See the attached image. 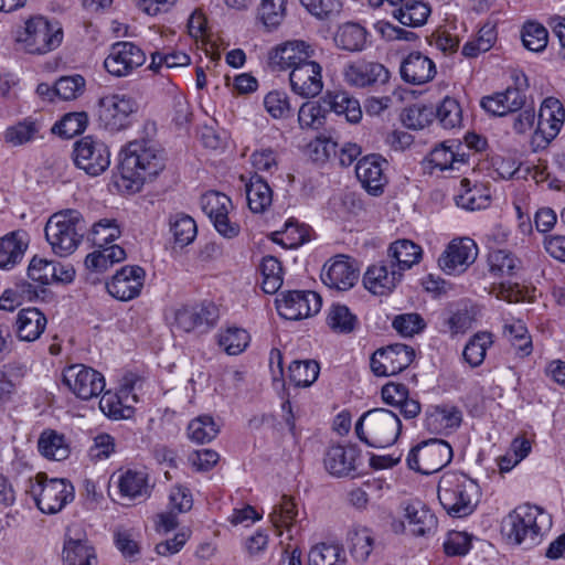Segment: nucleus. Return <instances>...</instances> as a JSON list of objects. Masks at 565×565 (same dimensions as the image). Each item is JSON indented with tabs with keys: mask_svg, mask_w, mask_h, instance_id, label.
Here are the masks:
<instances>
[{
	"mask_svg": "<svg viewBox=\"0 0 565 565\" xmlns=\"http://www.w3.org/2000/svg\"><path fill=\"white\" fill-rule=\"evenodd\" d=\"M166 167L161 149L146 141L129 142L120 152L119 173L125 186L139 191L146 181L156 178Z\"/></svg>",
	"mask_w": 565,
	"mask_h": 565,
	"instance_id": "1",
	"label": "nucleus"
},
{
	"mask_svg": "<svg viewBox=\"0 0 565 565\" xmlns=\"http://www.w3.org/2000/svg\"><path fill=\"white\" fill-rule=\"evenodd\" d=\"M552 526V516L537 505L516 507L504 520V532L510 541L531 548L537 545Z\"/></svg>",
	"mask_w": 565,
	"mask_h": 565,
	"instance_id": "2",
	"label": "nucleus"
},
{
	"mask_svg": "<svg viewBox=\"0 0 565 565\" xmlns=\"http://www.w3.org/2000/svg\"><path fill=\"white\" fill-rule=\"evenodd\" d=\"M438 500L444 510L452 518L470 515L479 502L478 483L463 473L443 475L437 487Z\"/></svg>",
	"mask_w": 565,
	"mask_h": 565,
	"instance_id": "3",
	"label": "nucleus"
},
{
	"mask_svg": "<svg viewBox=\"0 0 565 565\" xmlns=\"http://www.w3.org/2000/svg\"><path fill=\"white\" fill-rule=\"evenodd\" d=\"M44 232L54 254L65 257L78 247L86 232V222L78 211L65 210L49 218Z\"/></svg>",
	"mask_w": 565,
	"mask_h": 565,
	"instance_id": "4",
	"label": "nucleus"
},
{
	"mask_svg": "<svg viewBox=\"0 0 565 565\" xmlns=\"http://www.w3.org/2000/svg\"><path fill=\"white\" fill-rule=\"evenodd\" d=\"M398 416L385 408L365 412L355 424L359 439L370 447L384 448L393 445L401 434Z\"/></svg>",
	"mask_w": 565,
	"mask_h": 565,
	"instance_id": "5",
	"label": "nucleus"
},
{
	"mask_svg": "<svg viewBox=\"0 0 565 565\" xmlns=\"http://www.w3.org/2000/svg\"><path fill=\"white\" fill-rule=\"evenodd\" d=\"M62 40L63 30L60 23L42 15L28 19L17 34V42L30 54L51 52L60 46Z\"/></svg>",
	"mask_w": 565,
	"mask_h": 565,
	"instance_id": "6",
	"label": "nucleus"
},
{
	"mask_svg": "<svg viewBox=\"0 0 565 565\" xmlns=\"http://www.w3.org/2000/svg\"><path fill=\"white\" fill-rule=\"evenodd\" d=\"M28 492L32 495L39 510L46 514L60 512L74 499V487L66 479H49L45 473H38L30 480Z\"/></svg>",
	"mask_w": 565,
	"mask_h": 565,
	"instance_id": "7",
	"label": "nucleus"
},
{
	"mask_svg": "<svg viewBox=\"0 0 565 565\" xmlns=\"http://www.w3.org/2000/svg\"><path fill=\"white\" fill-rule=\"evenodd\" d=\"M452 459V448L444 439L431 438L419 443L407 455V466L422 475L441 470Z\"/></svg>",
	"mask_w": 565,
	"mask_h": 565,
	"instance_id": "8",
	"label": "nucleus"
},
{
	"mask_svg": "<svg viewBox=\"0 0 565 565\" xmlns=\"http://www.w3.org/2000/svg\"><path fill=\"white\" fill-rule=\"evenodd\" d=\"M136 99L126 94H109L98 99V122L108 131H120L131 125L137 111Z\"/></svg>",
	"mask_w": 565,
	"mask_h": 565,
	"instance_id": "9",
	"label": "nucleus"
},
{
	"mask_svg": "<svg viewBox=\"0 0 565 565\" xmlns=\"http://www.w3.org/2000/svg\"><path fill=\"white\" fill-rule=\"evenodd\" d=\"M73 160L88 175L97 177L109 167L110 152L105 142L86 136L74 143Z\"/></svg>",
	"mask_w": 565,
	"mask_h": 565,
	"instance_id": "10",
	"label": "nucleus"
},
{
	"mask_svg": "<svg viewBox=\"0 0 565 565\" xmlns=\"http://www.w3.org/2000/svg\"><path fill=\"white\" fill-rule=\"evenodd\" d=\"M514 81V87L482 97L480 106L488 114L499 117L521 110L525 105L529 82L523 73L515 75Z\"/></svg>",
	"mask_w": 565,
	"mask_h": 565,
	"instance_id": "11",
	"label": "nucleus"
},
{
	"mask_svg": "<svg viewBox=\"0 0 565 565\" xmlns=\"http://www.w3.org/2000/svg\"><path fill=\"white\" fill-rule=\"evenodd\" d=\"M146 62V53L129 41L114 43L104 61L105 70L115 77H126Z\"/></svg>",
	"mask_w": 565,
	"mask_h": 565,
	"instance_id": "12",
	"label": "nucleus"
},
{
	"mask_svg": "<svg viewBox=\"0 0 565 565\" xmlns=\"http://www.w3.org/2000/svg\"><path fill=\"white\" fill-rule=\"evenodd\" d=\"M322 306L321 297L311 290H289L276 299V309L286 320H300L316 315Z\"/></svg>",
	"mask_w": 565,
	"mask_h": 565,
	"instance_id": "13",
	"label": "nucleus"
},
{
	"mask_svg": "<svg viewBox=\"0 0 565 565\" xmlns=\"http://www.w3.org/2000/svg\"><path fill=\"white\" fill-rule=\"evenodd\" d=\"M63 383L81 399L97 397L105 390V379L98 371L74 364L63 372Z\"/></svg>",
	"mask_w": 565,
	"mask_h": 565,
	"instance_id": "14",
	"label": "nucleus"
},
{
	"mask_svg": "<svg viewBox=\"0 0 565 565\" xmlns=\"http://www.w3.org/2000/svg\"><path fill=\"white\" fill-rule=\"evenodd\" d=\"M413 348L395 343L376 350L371 358V370L376 376H391L405 370L414 360Z\"/></svg>",
	"mask_w": 565,
	"mask_h": 565,
	"instance_id": "15",
	"label": "nucleus"
},
{
	"mask_svg": "<svg viewBox=\"0 0 565 565\" xmlns=\"http://www.w3.org/2000/svg\"><path fill=\"white\" fill-rule=\"evenodd\" d=\"M201 207L222 236L233 238L238 235L239 225L228 218L232 200L226 194L216 191L206 192L201 198Z\"/></svg>",
	"mask_w": 565,
	"mask_h": 565,
	"instance_id": "16",
	"label": "nucleus"
},
{
	"mask_svg": "<svg viewBox=\"0 0 565 565\" xmlns=\"http://www.w3.org/2000/svg\"><path fill=\"white\" fill-rule=\"evenodd\" d=\"M478 256V246L473 239L461 237L452 239L438 258L440 269L447 275H457L467 270Z\"/></svg>",
	"mask_w": 565,
	"mask_h": 565,
	"instance_id": "17",
	"label": "nucleus"
},
{
	"mask_svg": "<svg viewBox=\"0 0 565 565\" xmlns=\"http://www.w3.org/2000/svg\"><path fill=\"white\" fill-rule=\"evenodd\" d=\"M216 319L217 311L213 303L184 305L174 311L173 324L183 332H191L213 327Z\"/></svg>",
	"mask_w": 565,
	"mask_h": 565,
	"instance_id": "18",
	"label": "nucleus"
},
{
	"mask_svg": "<svg viewBox=\"0 0 565 565\" xmlns=\"http://www.w3.org/2000/svg\"><path fill=\"white\" fill-rule=\"evenodd\" d=\"M146 273L140 266H125L106 284L109 295L120 301L138 297L143 287Z\"/></svg>",
	"mask_w": 565,
	"mask_h": 565,
	"instance_id": "19",
	"label": "nucleus"
},
{
	"mask_svg": "<svg viewBox=\"0 0 565 565\" xmlns=\"http://www.w3.org/2000/svg\"><path fill=\"white\" fill-rule=\"evenodd\" d=\"M344 81L355 87L385 84L390 79L388 70L381 63L359 60L345 65Z\"/></svg>",
	"mask_w": 565,
	"mask_h": 565,
	"instance_id": "20",
	"label": "nucleus"
},
{
	"mask_svg": "<svg viewBox=\"0 0 565 565\" xmlns=\"http://www.w3.org/2000/svg\"><path fill=\"white\" fill-rule=\"evenodd\" d=\"M321 72V65L313 60L295 67L289 74L291 90L303 98L316 97L323 88Z\"/></svg>",
	"mask_w": 565,
	"mask_h": 565,
	"instance_id": "21",
	"label": "nucleus"
},
{
	"mask_svg": "<svg viewBox=\"0 0 565 565\" xmlns=\"http://www.w3.org/2000/svg\"><path fill=\"white\" fill-rule=\"evenodd\" d=\"M387 161L379 154H369L360 159L355 167V174L362 186L372 195L377 196L384 192L387 178L384 167Z\"/></svg>",
	"mask_w": 565,
	"mask_h": 565,
	"instance_id": "22",
	"label": "nucleus"
},
{
	"mask_svg": "<svg viewBox=\"0 0 565 565\" xmlns=\"http://www.w3.org/2000/svg\"><path fill=\"white\" fill-rule=\"evenodd\" d=\"M565 120L563 104L555 97H547L543 100L540 111L535 138H542L547 145L561 131Z\"/></svg>",
	"mask_w": 565,
	"mask_h": 565,
	"instance_id": "23",
	"label": "nucleus"
},
{
	"mask_svg": "<svg viewBox=\"0 0 565 565\" xmlns=\"http://www.w3.org/2000/svg\"><path fill=\"white\" fill-rule=\"evenodd\" d=\"M315 49L305 41L294 40L278 45L270 54V64L279 70H290L308 63Z\"/></svg>",
	"mask_w": 565,
	"mask_h": 565,
	"instance_id": "24",
	"label": "nucleus"
},
{
	"mask_svg": "<svg viewBox=\"0 0 565 565\" xmlns=\"http://www.w3.org/2000/svg\"><path fill=\"white\" fill-rule=\"evenodd\" d=\"M402 274L387 259L370 266L363 277V284L374 295H387L402 279Z\"/></svg>",
	"mask_w": 565,
	"mask_h": 565,
	"instance_id": "25",
	"label": "nucleus"
},
{
	"mask_svg": "<svg viewBox=\"0 0 565 565\" xmlns=\"http://www.w3.org/2000/svg\"><path fill=\"white\" fill-rule=\"evenodd\" d=\"M436 73L435 63L420 52L409 53L399 66L402 79L412 85L426 84L435 77Z\"/></svg>",
	"mask_w": 565,
	"mask_h": 565,
	"instance_id": "26",
	"label": "nucleus"
},
{
	"mask_svg": "<svg viewBox=\"0 0 565 565\" xmlns=\"http://www.w3.org/2000/svg\"><path fill=\"white\" fill-rule=\"evenodd\" d=\"M469 154L463 151L462 145L457 140H448L436 146L428 154L427 161L433 168L440 171L460 170L468 166Z\"/></svg>",
	"mask_w": 565,
	"mask_h": 565,
	"instance_id": "27",
	"label": "nucleus"
},
{
	"mask_svg": "<svg viewBox=\"0 0 565 565\" xmlns=\"http://www.w3.org/2000/svg\"><path fill=\"white\" fill-rule=\"evenodd\" d=\"M462 422V412L455 405H430L425 411L424 425L430 433L443 434L457 429Z\"/></svg>",
	"mask_w": 565,
	"mask_h": 565,
	"instance_id": "28",
	"label": "nucleus"
},
{
	"mask_svg": "<svg viewBox=\"0 0 565 565\" xmlns=\"http://www.w3.org/2000/svg\"><path fill=\"white\" fill-rule=\"evenodd\" d=\"M359 279V273L348 257L337 258L323 266L321 280L326 286L337 290H349Z\"/></svg>",
	"mask_w": 565,
	"mask_h": 565,
	"instance_id": "29",
	"label": "nucleus"
},
{
	"mask_svg": "<svg viewBox=\"0 0 565 565\" xmlns=\"http://www.w3.org/2000/svg\"><path fill=\"white\" fill-rule=\"evenodd\" d=\"M360 450L356 446L335 445L328 449L324 457L326 469L335 477H344L356 470Z\"/></svg>",
	"mask_w": 565,
	"mask_h": 565,
	"instance_id": "30",
	"label": "nucleus"
},
{
	"mask_svg": "<svg viewBox=\"0 0 565 565\" xmlns=\"http://www.w3.org/2000/svg\"><path fill=\"white\" fill-rule=\"evenodd\" d=\"M381 394L384 403L397 407L406 419L419 415L420 403L409 397V391L405 384L388 382L382 387Z\"/></svg>",
	"mask_w": 565,
	"mask_h": 565,
	"instance_id": "31",
	"label": "nucleus"
},
{
	"mask_svg": "<svg viewBox=\"0 0 565 565\" xmlns=\"http://www.w3.org/2000/svg\"><path fill=\"white\" fill-rule=\"evenodd\" d=\"M404 518L407 521L409 532L414 536H425L435 531L437 518L422 502L407 503L404 508Z\"/></svg>",
	"mask_w": 565,
	"mask_h": 565,
	"instance_id": "32",
	"label": "nucleus"
},
{
	"mask_svg": "<svg viewBox=\"0 0 565 565\" xmlns=\"http://www.w3.org/2000/svg\"><path fill=\"white\" fill-rule=\"evenodd\" d=\"M47 319L36 308H25L19 311L15 320L17 335L21 341L38 340L45 330Z\"/></svg>",
	"mask_w": 565,
	"mask_h": 565,
	"instance_id": "33",
	"label": "nucleus"
},
{
	"mask_svg": "<svg viewBox=\"0 0 565 565\" xmlns=\"http://www.w3.org/2000/svg\"><path fill=\"white\" fill-rule=\"evenodd\" d=\"M422 248L409 239H398L392 243L387 250V260L390 266H394L403 273L419 263L422 258Z\"/></svg>",
	"mask_w": 565,
	"mask_h": 565,
	"instance_id": "34",
	"label": "nucleus"
},
{
	"mask_svg": "<svg viewBox=\"0 0 565 565\" xmlns=\"http://www.w3.org/2000/svg\"><path fill=\"white\" fill-rule=\"evenodd\" d=\"M25 232H10L0 238V268L11 269L19 264L28 248Z\"/></svg>",
	"mask_w": 565,
	"mask_h": 565,
	"instance_id": "35",
	"label": "nucleus"
},
{
	"mask_svg": "<svg viewBox=\"0 0 565 565\" xmlns=\"http://www.w3.org/2000/svg\"><path fill=\"white\" fill-rule=\"evenodd\" d=\"M63 565H97L94 546L82 537L67 536L62 552Z\"/></svg>",
	"mask_w": 565,
	"mask_h": 565,
	"instance_id": "36",
	"label": "nucleus"
},
{
	"mask_svg": "<svg viewBox=\"0 0 565 565\" xmlns=\"http://www.w3.org/2000/svg\"><path fill=\"white\" fill-rule=\"evenodd\" d=\"M322 102L327 105L328 111L344 115L349 122L356 124L362 118V109L359 100L352 97L348 92H327L322 97Z\"/></svg>",
	"mask_w": 565,
	"mask_h": 565,
	"instance_id": "37",
	"label": "nucleus"
},
{
	"mask_svg": "<svg viewBox=\"0 0 565 565\" xmlns=\"http://www.w3.org/2000/svg\"><path fill=\"white\" fill-rule=\"evenodd\" d=\"M333 41L337 47L348 52H361L366 47L367 31L359 23L347 22L337 29Z\"/></svg>",
	"mask_w": 565,
	"mask_h": 565,
	"instance_id": "38",
	"label": "nucleus"
},
{
	"mask_svg": "<svg viewBox=\"0 0 565 565\" xmlns=\"http://www.w3.org/2000/svg\"><path fill=\"white\" fill-rule=\"evenodd\" d=\"M457 206L468 211H476L488 206L490 195L482 185L471 184L470 180H460L459 192L455 196Z\"/></svg>",
	"mask_w": 565,
	"mask_h": 565,
	"instance_id": "39",
	"label": "nucleus"
},
{
	"mask_svg": "<svg viewBox=\"0 0 565 565\" xmlns=\"http://www.w3.org/2000/svg\"><path fill=\"white\" fill-rule=\"evenodd\" d=\"M375 546L373 532L367 527H354L348 533V548L356 563H365Z\"/></svg>",
	"mask_w": 565,
	"mask_h": 565,
	"instance_id": "40",
	"label": "nucleus"
},
{
	"mask_svg": "<svg viewBox=\"0 0 565 565\" xmlns=\"http://www.w3.org/2000/svg\"><path fill=\"white\" fill-rule=\"evenodd\" d=\"M248 207L254 213H263L273 201V191L260 175L253 174L245 185Z\"/></svg>",
	"mask_w": 565,
	"mask_h": 565,
	"instance_id": "41",
	"label": "nucleus"
},
{
	"mask_svg": "<svg viewBox=\"0 0 565 565\" xmlns=\"http://www.w3.org/2000/svg\"><path fill=\"white\" fill-rule=\"evenodd\" d=\"M326 322L332 332L343 335L353 333L360 324L358 317L341 303H333L328 309Z\"/></svg>",
	"mask_w": 565,
	"mask_h": 565,
	"instance_id": "42",
	"label": "nucleus"
},
{
	"mask_svg": "<svg viewBox=\"0 0 565 565\" xmlns=\"http://www.w3.org/2000/svg\"><path fill=\"white\" fill-rule=\"evenodd\" d=\"M347 556L342 545L319 543L308 554V565H347Z\"/></svg>",
	"mask_w": 565,
	"mask_h": 565,
	"instance_id": "43",
	"label": "nucleus"
},
{
	"mask_svg": "<svg viewBox=\"0 0 565 565\" xmlns=\"http://www.w3.org/2000/svg\"><path fill=\"white\" fill-rule=\"evenodd\" d=\"M120 494L128 499L146 498L150 494L148 477L142 471L127 470L118 479Z\"/></svg>",
	"mask_w": 565,
	"mask_h": 565,
	"instance_id": "44",
	"label": "nucleus"
},
{
	"mask_svg": "<svg viewBox=\"0 0 565 565\" xmlns=\"http://www.w3.org/2000/svg\"><path fill=\"white\" fill-rule=\"evenodd\" d=\"M86 256L85 265L95 271H105L108 267L126 258V252L119 245L104 246Z\"/></svg>",
	"mask_w": 565,
	"mask_h": 565,
	"instance_id": "45",
	"label": "nucleus"
},
{
	"mask_svg": "<svg viewBox=\"0 0 565 565\" xmlns=\"http://www.w3.org/2000/svg\"><path fill=\"white\" fill-rule=\"evenodd\" d=\"M430 14L428 4L422 1H406L402 7L393 11L403 25L417 28L426 23Z\"/></svg>",
	"mask_w": 565,
	"mask_h": 565,
	"instance_id": "46",
	"label": "nucleus"
},
{
	"mask_svg": "<svg viewBox=\"0 0 565 565\" xmlns=\"http://www.w3.org/2000/svg\"><path fill=\"white\" fill-rule=\"evenodd\" d=\"M39 131V122L28 117L8 127L3 132V140L13 147H19L34 140Z\"/></svg>",
	"mask_w": 565,
	"mask_h": 565,
	"instance_id": "47",
	"label": "nucleus"
},
{
	"mask_svg": "<svg viewBox=\"0 0 565 565\" xmlns=\"http://www.w3.org/2000/svg\"><path fill=\"white\" fill-rule=\"evenodd\" d=\"M297 515L298 510L295 501L288 495H282L279 502L273 507L269 520L274 527L278 530V534L281 535V529L289 531L296 522Z\"/></svg>",
	"mask_w": 565,
	"mask_h": 565,
	"instance_id": "48",
	"label": "nucleus"
},
{
	"mask_svg": "<svg viewBox=\"0 0 565 565\" xmlns=\"http://www.w3.org/2000/svg\"><path fill=\"white\" fill-rule=\"evenodd\" d=\"M38 448L44 457L58 461L67 458L70 454L64 436L54 430L42 433L38 441Z\"/></svg>",
	"mask_w": 565,
	"mask_h": 565,
	"instance_id": "49",
	"label": "nucleus"
},
{
	"mask_svg": "<svg viewBox=\"0 0 565 565\" xmlns=\"http://www.w3.org/2000/svg\"><path fill=\"white\" fill-rule=\"evenodd\" d=\"M503 335L514 348L515 352L522 356H527L532 352V338L523 321L515 320L504 324Z\"/></svg>",
	"mask_w": 565,
	"mask_h": 565,
	"instance_id": "50",
	"label": "nucleus"
},
{
	"mask_svg": "<svg viewBox=\"0 0 565 565\" xmlns=\"http://www.w3.org/2000/svg\"><path fill=\"white\" fill-rule=\"evenodd\" d=\"M169 224L174 242L181 247L192 243L196 236L198 228L195 221L188 214L175 213L171 215Z\"/></svg>",
	"mask_w": 565,
	"mask_h": 565,
	"instance_id": "51",
	"label": "nucleus"
},
{
	"mask_svg": "<svg viewBox=\"0 0 565 565\" xmlns=\"http://www.w3.org/2000/svg\"><path fill=\"white\" fill-rule=\"evenodd\" d=\"M493 343L490 332L476 333L463 349V359L472 367L479 366L486 358L487 350Z\"/></svg>",
	"mask_w": 565,
	"mask_h": 565,
	"instance_id": "52",
	"label": "nucleus"
},
{
	"mask_svg": "<svg viewBox=\"0 0 565 565\" xmlns=\"http://www.w3.org/2000/svg\"><path fill=\"white\" fill-rule=\"evenodd\" d=\"M262 288L266 294H275L282 285V267L274 256H265L260 263Z\"/></svg>",
	"mask_w": 565,
	"mask_h": 565,
	"instance_id": "53",
	"label": "nucleus"
},
{
	"mask_svg": "<svg viewBox=\"0 0 565 565\" xmlns=\"http://www.w3.org/2000/svg\"><path fill=\"white\" fill-rule=\"evenodd\" d=\"M488 262L490 271L495 276H514L521 268V260L505 249L492 250Z\"/></svg>",
	"mask_w": 565,
	"mask_h": 565,
	"instance_id": "54",
	"label": "nucleus"
},
{
	"mask_svg": "<svg viewBox=\"0 0 565 565\" xmlns=\"http://www.w3.org/2000/svg\"><path fill=\"white\" fill-rule=\"evenodd\" d=\"M287 0H262L258 19L267 30L277 29L286 17Z\"/></svg>",
	"mask_w": 565,
	"mask_h": 565,
	"instance_id": "55",
	"label": "nucleus"
},
{
	"mask_svg": "<svg viewBox=\"0 0 565 565\" xmlns=\"http://www.w3.org/2000/svg\"><path fill=\"white\" fill-rule=\"evenodd\" d=\"M320 366L313 360L294 361L289 366V379L299 387L313 384L319 375Z\"/></svg>",
	"mask_w": 565,
	"mask_h": 565,
	"instance_id": "56",
	"label": "nucleus"
},
{
	"mask_svg": "<svg viewBox=\"0 0 565 565\" xmlns=\"http://www.w3.org/2000/svg\"><path fill=\"white\" fill-rule=\"evenodd\" d=\"M88 122L87 114L84 111L65 114L61 120L54 124L52 132L60 137L70 139L82 134Z\"/></svg>",
	"mask_w": 565,
	"mask_h": 565,
	"instance_id": "57",
	"label": "nucleus"
},
{
	"mask_svg": "<svg viewBox=\"0 0 565 565\" xmlns=\"http://www.w3.org/2000/svg\"><path fill=\"white\" fill-rule=\"evenodd\" d=\"M335 148L337 143L331 140H318L315 145V151L319 152L321 149L323 157L326 158H329L331 151L334 152L342 167L351 166L361 154V148L356 143H345L339 152L335 151Z\"/></svg>",
	"mask_w": 565,
	"mask_h": 565,
	"instance_id": "58",
	"label": "nucleus"
},
{
	"mask_svg": "<svg viewBox=\"0 0 565 565\" xmlns=\"http://www.w3.org/2000/svg\"><path fill=\"white\" fill-rule=\"evenodd\" d=\"M249 334L246 330L237 327L227 328L218 334V344L230 355L242 353L249 343Z\"/></svg>",
	"mask_w": 565,
	"mask_h": 565,
	"instance_id": "59",
	"label": "nucleus"
},
{
	"mask_svg": "<svg viewBox=\"0 0 565 565\" xmlns=\"http://www.w3.org/2000/svg\"><path fill=\"white\" fill-rule=\"evenodd\" d=\"M327 105L322 102H306L298 111V121L302 128H320L324 122Z\"/></svg>",
	"mask_w": 565,
	"mask_h": 565,
	"instance_id": "60",
	"label": "nucleus"
},
{
	"mask_svg": "<svg viewBox=\"0 0 565 565\" xmlns=\"http://www.w3.org/2000/svg\"><path fill=\"white\" fill-rule=\"evenodd\" d=\"M435 118L445 129H454L460 126L462 111L459 103L451 97H445L437 108Z\"/></svg>",
	"mask_w": 565,
	"mask_h": 565,
	"instance_id": "61",
	"label": "nucleus"
},
{
	"mask_svg": "<svg viewBox=\"0 0 565 565\" xmlns=\"http://www.w3.org/2000/svg\"><path fill=\"white\" fill-rule=\"evenodd\" d=\"M218 433V428L210 416H199L188 426L189 438L198 444L210 443Z\"/></svg>",
	"mask_w": 565,
	"mask_h": 565,
	"instance_id": "62",
	"label": "nucleus"
},
{
	"mask_svg": "<svg viewBox=\"0 0 565 565\" xmlns=\"http://www.w3.org/2000/svg\"><path fill=\"white\" fill-rule=\"evenodd\" d=\"M548 41L547 30L540 23L527 22L522 30L523 45L532 52L543 51Z\"/></svg>",
	"mask_w": 565,
	"mask_h": 565,
	"instance_id": "63",
	"label": "nucleus"
},
{
	"mask_svg": "<svg viewBox=\"0 0 565 565\" xmlns=\"http://www.w3.org/2000/svg\"><path fill=\"white\" fill-rule=\"evenodd\" d=\"M120 236L119 226L115 220L103 218L93 225L90 239L98 247L107 246Z\"/></svg>",
	"mask_w": 565,
	"mask_h": 565,
	"instance_id": "64",
	"label": "nucleus"
}]
</instances>
